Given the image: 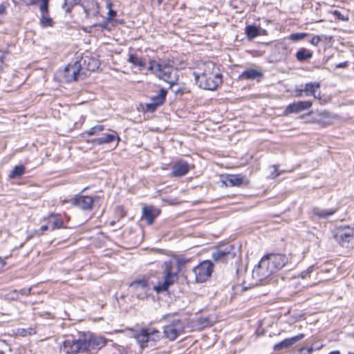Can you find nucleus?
<instances>
[{
	"label": "nucleus",
	"mask_w": 354,
	"mask_h": 354,
	"mask_svg": "<svg viewBox=\"0 0 354 354\" xmlns=\"http://www.w3.org/2000/svg\"><path fill=\"white\" fill-rule=\"evenodd\" d=\"M287 262L288 258L284 254H270L261 259L254 272L259 280L262 281L277 272Z\"/></svg>",
	"instance_id": "nucleus-1"
},
{
	"label": "nucleus",
	"mask_w": 354,
	"mask_h": 354,
	"mask_svg": "<svg viewBox=\"0 0 354 354\" xmlns=\"http://www.w3.org/2000/svg\"><path fill=\"white\" fill-rule=\"evenodd\" d=\"M194 75L198 86L205 90L214 91L222 83V75L212 62L204 64L203 71L201 73L194 72Z\"/></svg>",
	"instance_id": "nucleus-2"
},
{
	"label": "nucleus",
	"mask_w": 354,
	"mask_h": 354,
	"mask_svg": "<svg viewBox=\"0 0 354 354\" xmlns=\"http://www.w3.org/2000/svg\"><path fill=\"white\" fill-rule=\"evenodd\" d=\"M173 63V61L169 59H150L148 70L158 79L169 83L171 86L175 84V80L171 78L175 70Z\"/></svg>",
	"instance_id": "nucleus-3"
},
{
	"label": "nucleus",
	"mask_w": 354,
	"mask_h": 354,
	"mask_svg": "<svg viewBox=\"0 0 354 354\" xmlns=\"http://www.w3.org/2000/svg\"><path fill=\"white\" fill-rule=\"evenodd\" d=\"M84 340L82 333L77 335H67L60 346V352L63 354H77L86 353Z\"/></svg>",
	"instance_id": "nucleus-4"
},
{
	"label": "nucleus",
	"mask_w": 354,
	"mask_h": 354,
	"mask_svg": "<svg viewBox=\"0 0 354 354\" xmlns=\"http://www.w3.org/2000/svg\"><path fill=\"white\" fill-rule=\"evenodd\" d=\"M162 320L167 322L163 327V333L169 340L174 341L184 332V323L176 315H165L163 316Z\"/></svg>",
	"instance_id": "nucleus-5"
},
{
	"label": "nucleus",
	"mask_w": 354,
	"mask_h": 354,
	"mask_svg": "<svg viewBox=\"0 0 354 354\" xmlns=\"http://www.w3.org/2000/svg\"><path fill=\"white\" fill-rule=\"evenodd\" d=\"M59 75L62 81L71 82L79 78L84 79L86 77V72L82 66L81 62L75 61L73 63H69L64 70L59 71Z\"/></svg>",
	"instance_id": "nucleus-6"
},
{
	"label": "nucleus",
	"mask_w": 354,
	"mask_h": 354,
	"mask_svg": "<svg viewBox=\"0 0 354 354\" xmlns=\"http://www.w3.org/2000/svg\"><path fill=\"white\" fill-rule=\"evenodd\" d=\"M164 265V280L159 281L158 285L154 286V290L158 293L167 290L169 287L174 284L177 279V272L173 270L172 263L166 261Z\"/></svg>",
	"instance_id": "nucleus-7"
},
{
	"label": "nucleus",
	"mask_w": 354,
	"mask_h": 354,
	"mask_svg": "<svg viewBox=\"0 0 354 354\" xmlns=\"http://www.w3.org/2000/svg\"><path fill=\"white\" fill-rule=\"evenodd\" d=\"M354 229L348 225L339 226L333 231V237L342 246L348 248L353 240Z\"/></svg>",
	"instance_id": "nucleus-8"
},
{
	"label": "nucleus",
	"mask_w": 354,
	"mask_h": 354,
	"mask_svg": "<svg viewBox=\"0 0 354 354\" xmlns=\"http://www.w3.org/2000/svg\"><path fill=\"white\" fill-rule=\"evenodd\" d=\"M212 270L213 264L209 260L201 262L193 270L196 281L198 283L205 282L210 277Z\"/></svg>",
	"instance_id": "nucleus-9"
},
{
	"label": "nucleus",
	"mask_w": 354,
	"mask_h": 354,
	"mask_svg": "<svg viewBox=\"0 0 354 354\" xmlns=\"http://www.w3.org/2000/svg\"><path fill=\"white\" fill-rule=\"evenodd\" d=\"M82 335L83 339L86 344V352H88L91 350H99L106 344V339L105 338L95 335L90 332L82 333Z\"/></svg>",
	"instance_id": "nucleus-10"
},
{
	"label": "nucleus",
	"mask_w": 354,
	"mask_h": 354,
	"mask_svg": "<svg viewBox=\"0 0 354 354\" xmlns=\"http://www.w3.org/2000/svg\"><path fill=\"white\" fill-rule=\"evenodd\" d=\"M129 287L139 299L147 297L149 290L148 280L145 279L135 280L130 283Z\"/></svg>",
	"instance_id": "nucleus-11"
},
{
	"label": "nucleus",
	"mask_w": 354,
	"mask_h": 354,
	"mask_svg": "<svg viewBox=\"0 0 354 354\" xmlns=\"http://www.w3.org/2000/svg\"><path fill=\"white\" fill-rule=\"evenodd\" d=\"M70 203L73 206L82 210L90 211L93 208V198L89 196L77 194L70 200Z\"/></svg>",
	"instance_id": "nucleus-12"
},
{
	"label": "nucleus",
	"mask_w": 354,
	"mask_h": 354,
	"mask_svg": "<svg viewBox=\"0 0 354 354\" xmlns=\"http://www.w3.org/2000/svg\"><path fill=\"white\" fill-rule=\"evenodd\" d=\"M232 245H227L225 248H219L212 254V259L216 262L226 263L232 260L235 257V253L232 252Z\"/></svg>",
	"instance_id": "nucleus-13"
},
{
	"label": "nucleus",
	"mask_w": 354,
	"mask_h": 354,
	"mask_svg": "<svg viewBox=\"0 0 354 354\" xmlns=\"http://www.w3.org/2000/svg\"><path fill=\"white\" fill-rule=\"evenodd\" d=\"M39 11L41 13L40 25L43 28L53 27L54 21L49 15V0H41Z\"/></svg>",
	"instance_id": "nucleus-14"
},
{
	"label": "nucleus",
	"mask_w": 354,
	"mask_h": 354,
	"mask_svg": "<svg viewBox=\"0 0 354 354\" xmlns=\"http://www.w3.org/2000/svg\"><path fill=\"white\" fill-rule=\"evenodd\" d=\"M81 6L84 11L86 19L96 17L100 13L99 4L94 0H83Z\"/></svg>",
	"instance_id": "nucleus-15"
},
{
	"label": "nucleus",
	"mask_w": 354,
	"mask_h": 354,
	"mask_svg": "<svg viewBox=\"0 0 354 354\" xmlns=\"http://www.w3.org/2000/svg\"><path fill=\"white\" fill-rule=\"evenodd\" d=\"M311 106L312 102L308 100L293 102L286 106L283 111V114L288 115L291 113H297L310 109Z\"/></svg>",
	"instance_id": "nucleus-16"
},
{
	"label": "nucleus",
	"mask_w": 354,
	"mask_h": 354,
	"mask_svg": "<svg viewBox=\"0 0 354 354\" xmlns=\"http://www.w3.org/2000/svg\"><path fill=\"white\" fill-rule=\"evenodd\" d=\"M78 62H81L82 66L84 68V71L86 72V76L88 75V72L95 71L100 66L98 59L94 57L85 56L84 57H82Z\"/></svg>",
	"instance_id": "nucleus-17"
},
{
	"label": "nucleus",
	"mask_w": 354,
	"mask_h": 354,
	"mask_svg": "<svg viewBox=\"0 0 354 354\" xmlns=\"http://www.w3.org/2000/svg\"><path fill=\"white\" fill-rule=\"evenodd\" d=\"M189 169V165L186 161L180 160L173 165L171 174L174 177H181L186 175Z\"/></svg>",
	"instance_id": "nucleus-18"
},
{
	"label": "nucleus",
	"mask_w": 354,
	"mask_h": 354,
	"mask_svg": "<svg viewBox=\"0 0 354 354\" xmlns=\"http://www.w3.org/2000/svg\"><path fill=\"white\" fill-rule=\"evenodd\" d=\"M44 220L47 221L51 231L64 227V221L59 214H50Z\"/></svg>",
	"instance_id": "nucleus-19"
},
{
	"label": "nucleus",
	"mask_w": 354,
	"mask_h": 354,
	"mask_svg": "<svg viewBox=\"0 0 354 354\" xmlns=\"http://www.w3.org/2000/svg\"><path fill=\"white\" fill-rule=\"evenodd\" d=\"M304 337V335L301 333L296 336L292 337L290 338L285 339L284 340L274 344L273 348L274 351H277L282 350L283 348H288L293 345L295 342L299 340H301Z\"/></svg>",
	"instance_id": "nucleus-20"
},
{
	"label": "nucleus",
	"mask_w": 354,
	"mask_h": 354,
	"mask_svg": "<svg viewBox=\"0 0 354 354\" xmlns=\"http://www.w3.org/2000/svg\"><path fill=\"white\" fill-rule=\"evenodd\" d=\"M133 337L142 348L147 346L149 338L148 328H142L139 331L136 332L133 334Z\"/></svg>",
	"instance_id": "nucleus-21"
},
{
	"label": "nucleus",
	"mask_w": 354,
	"mask_h": 354,
	"mask_svg": "<svg viewBox=\"0 0 354 354\" xmlns=\"http://www.w3.org/2000/svg\"><path fill=\"white\" fill-rule=\"evenodd\" d=\"M115 140L118 142L120 140V138L118 136L117 132L113 131L111 133L104 134L102 137L94 139L93 143L100 145L111 143Z\"/></svg>",
	"instance_id": "nucleus-22"
},
{
	"label": "nucleus",
	"mask_w": 354,
	"mask_h": 354,
	"mask_svg": "<svg viewBox=\"0 0 354 354\" xmlns=\"http://www.w3.org/2000/svg\"><path fill=\"white\" fill-rule=\"evenodd\" d=\"M263 77V73L254 68H248L243 72H242L239 76V80H259Z\"/></svg>",
	"instance_id": "nucleus-23"
},
{
	"label": "nucleus",
	"mask_w": 354,
	"mask_h": 354,
	"mask_svg": "<svg viewBox=\"0 0 354 354\" xmlns=\"http://www.w3.org/2000/svg\"><path fill=\"white\" fill-rule=\"evenodd\" d=\"M158 214L159 212L154 209L153 207H145L142 209V218L145 219L149 225L153 223Z\"/></svg>",
	"instance_id": "nucleus-24"
},
{
	"label": "nucleus",
	"mask_w": 354,
	"mask_h": 354,
	"mask_svg": "<svg viewBox=\"0 0 354 354\" xmlns=\"http://www.w3.org/2000/svg\"><path fill=\"white\" fill-rule=\"evenodd\" d=\"M320 84L319 82L306 83L304 87L305 96H313L315 98L318 97L316 95V91L319 88Z\"/></svg>",
	"instance_id": "nucleus-25"
},
{
	"label": "nucleus",
	"mask_w": 354,
	"mask_h": 354,
	"mask_svg": "<svg viewBox=\"0 0 354 354\" xmlns=\"http://www.w3.org/2000/svg\"><path fill=\"white\" fill-rule=\"evenodd\" d=\"M313 53L310 50L301 48L296 53V58L299 62H305L313 57Z\"/></svg>",
	"instance_id": "nucleus-26"
},
{
	"label": "nucleus",
	"mask_w": 354,
	"mask_h": 354,
	"mask_svg": "<svg viewBox=\"0 0 354 354\" xmlns=\"http://www.w3.org/2000/svg\"><path fill=\"white\" fill-rule=\"evenodd\" d=\"M128 62L134 66L138 67L139 70L140 71L145 67V62L143 61V59L135 54L129 55Z\"/></svg>",
	"instance_id": "nucleus-27"
},
{
	"label": "nucleus",
	"mask_w": 354,
	"mask_h": 354,
	"mask_svg": "<svg viewBox=\"0 0 354 354\" xmlns=\"http://www.w3.org/2000/svg\"><path fill=\"white\" fill-rule=\"evenodd\" d=\"M243 182V177L240 175H228L226 178L227 186H239Z\"/></svg>",
	"instance_id": "nucleus-28"
},
{
	"label": "nucleus",
	"mask_w": 354,
	"mask_h": 354,
	"mask_svg": "<svg viewBox=\"0 0 354 354\" xmlns=\"http://www.w3.org/2000/svg\"><path fill=\"white\" fill-rule=\"evenodd\" d=\"M337 211V209H322L319 207H315L313 209V212L315 215L317 216L319 218H327L333 214H335Z\"/></svg>",
	"instance_id": "nucleus-29"
},
{
	"label": "nucleus",
	"mask_w": 354,
	"mask_h": 354,
	"mask_svg": "<svg viewBox=\"0 0 354 354\" xmlns=\"http://www.w3.org/2000/svg\"><path fill=\"white\" fill-rule=\"evenodd\" d=\"M248 39L252 40L260 35V29L254 25H248L245 29Z\"/></svg>",
	"instance_id": "nucleus-30"
},
{
	"label": "nucleus",
	"mask_w": 354,
	"mask_h": 354,
	"mask_svg": "<svg viewBox=\"0 0 354 354\" xmlns=\"http://www.w3.org/2000/svg\"><path fill=\"white\" fill-rule=\"evenodd\" d=\"M167 91L161 88L158 95L151 98V102L155 105L160 106L162 104L166 99Z\"/></svg>",
	"instance_id": "nucleus-31"
},
{
	"label": "nucleus",
	"mask_w": 354,
	"mask_h": 354,
	"mask_svg": "<svg viewBox=\"0 0 354 354\" xmlns=\"http://www.w3.org/2000/svg\"><path fill=\"white\" fill-rule=\"evenodd\" d=\"M26 172V167L22 165H16L9 174L10 178H17L24 175Z\"/></svg>",
	"instance_id": "nucleus-32"
},
{
	"label": "nucleus",
	"mask_w": 354,
	"mask_h": 354,
	"mask_svg": "<svg viewBox=\"0 0 354 354\" xmlns=\"http://www.w3.org/2000/svg\"><path fill=\"white\" fill-rule=\"evenodd\" d=\"M82 1L83 0H64L62 8L65 10L66 12L69 13L75 6H81Z\"/></svg>",
	"instance_id": "nucleus-33"
},
{
	"label": "nucleus",
	"mask_w": 354,
	"mask_h": 354,
	"mask_svg": "<svg viewBox=\"0 0 354 354\" xmlns=\"http://www.w3.org/2000/svg\"><path fill=\"white\" fill-rule=\"evenodd\" d=\"M149 331V342L151 341L156 342L160 339V332L153 328H148Z\"/></svg>",
	"instance_id": "nucleus-34"
},
{
	"label": "nucleus",
	"mask_w": 354,
	"mask_h": 354,
	"mask_svg": "<svg viewBox=\"0 0 354 354\" xmlns=\"http://www.w3.org/2000/svg\"><path fill=\"white\" fill-rule=\"evenodd\" d=\"M104 129L103 125L99 124L95 127H91L88 131H85V134H87L88 136H91L93 135L98 134L100 132L102 131Z\"/></svg>",
	"instance_id": "nucleus-35"
},
{
	"label": "nucleus",
	"mask_w": 354,
	"mask_h": 354,
	"mask_svg": "<svg viewBox=\"0 0 354 354\" xmlns=\"http://www.w3.org/2000/svg\"><path fill=\"white\" fill-rule=\"evenodd\" d=\"M308 35V33L306 32H298V33H293L290 35V39L292 41H299L300 39H304L306 36Z\"/></svg>",
	"instance_id": "nucleus-36"
},
{
	"label": "nucleus",
	"mask_w": 354,
	"mask_h": 354,
	"mask_svg": "<svg viewBox=\"0 0 354 354\" xmlns=\"http://www.w3.org/2000/svg\"><path fill=\"white\" fill-rule=\"evenodd\" d=\"M48 229H50V227L47 223L46 225L41 226V227L39 230H35L34 232L37 236H41V234H43L44 232H46Z\"/></svg>",
	"instance_id": "nucleus-37"
},
{
	"label": "nucleus",
	"mask_w": 354,
	"mask_h": 354,
	"mask_svg": "<svg viewBox=\"0 0 354 354\" xmlns=\"http://www.w3.org/2000/svg\"><path fill=\"white\" fill-rule=\"evenodd\" d=\"M321 41L322 37L319 35H315L310 39V43L312 45L317 46Z\"/></svg>",
	"instance_id": "nucleus-38"
},
{
	"label": "nucleus",
	"mask_w": 354,
	"mask_h": 354,
	"mask_svg": "<svg viewBox=\"0 0 354 354\" xmlns=\"http://www.w3.org/2000/svg\"><path fill=\"white\" fill-rule=\"evenodd\" d=\"M158 106L155 105L154 103L151 102V103L147 104V106H146L147 111H150V112H153V111H154L156 109V108Z\"/></svg>",
	"instance_id": "nucleus-39"
},
{
	"label": "nucleus",
	"mask_w": 354,
	"mask_h": 354,
	"mask_svg": "<svg viewBox=\"0 0 354 354\" xmlns=\"http://www.w3.org/2000/svg\"><path fill=\"white\" fill-rule=\"evenodd\" d=\"M115 16H116V11H115L113 9H110V10H109V12H108L107 20L110 21Z\"/></svg>",
	"instance_id": "nucleus-40"
},
{
	"label": "nucleus",
	"mask_w": 354,
	"mask_h": 354,
	"mask_svg": "<svg viewBox=\"0 0 354 354\" xmlns=\"http://www.w3.org/2000/svg\"><path fill=\"white\" fill-rule=\"evenodd\" d=\"M333 15L337 17L339 19H341V20H345V18L343 16V15L337 10H335L333 11Z\"/></svg>",
	"instance_id": "nucleus-41"
},
{
	"label": "nucleus",
	"mask_w": 354,
	"mask_h": 354,
	"mask_svg": "<svg viewBox=\"0 0 354 354\" xmlns=\"http://www.w3.org/2000/svg\"><path fill=\"white\" fill-rule=\"evenodd\" d=\"M19 292L22 295H29L31 292V288H28V289H26V288L21 289L19 290Z\"/></svg>",
	"instance_id": "nucleus-42"
},
{
	"label": "nucleus",
	"mask_w": 354,
	"mask_h": 354,
	"mask_svg": "<svg viewBox=\"0 0 354 354\" xmlns=\"http://www.w3.org/2000/svg\"><path fill=\"white\" fill-rule=\"evenodd\" d=\"M295 93H296V96L297 97H302L304 95V88H301V89H297L295 91Z\"/></svg>",
	"instance_id": "nucleus-43"
},
{
	"label": "nucleus",
	"mask_w": 354,
	"mask_h": 354,
	"mask_svg": "<svg viewBox=\"0 0 354 354\" xmlns=\"http://www.w3.org/2000/svg\"><path fill=\"white\" fill-rule=\"evenodd\" d=\"M348 66L347 62H341L336 65V68H346Z\"/></svg>",
	"instance_id": "nucleus-44"
},
{
	"label": "nucleus",
	"mask_w": 354,
	"mask_h": 354,
	"mask_svg": "<svg viewBox=\"0 0 354 354\" xmlns=\"http://www.w3.org/2000/svg\"><path fill=\"white\" fill-rule=\"evenodd\" d=\"M4 58H5V55H3V54L0 55V71H1L3 70L2 64L3 63Z\"/></svg>",
	"instance_id": "nucleus-45"
},
{
	"label": "nucleus",
	"mask_w": 354,
	"mask_h": 354,
	"mask_svg": "<svg viewBox=\"0 0 354 354\" xmlns=\"http://www.w3.org/2000/svg\"><path fill=\"white\" fill-rule=\"evenodd\" d=\"M6 12V7L3 4H0V15H3Z\"/></svg>",
	"instance_id": "nucleus-46"
},
{
	"label": "nucleus",
	"mask_w": 354,
	"mask_h": 354,
	"mask_svg": "<svg viewBox=\"0 0 354 354\" xmlns=\"http://www.w3.org/2000/svg\"><path fill=\"white\" fill-rule=\"evenodd\" d=\"M299 354H310V353H308V351H307L306 348L303 347L299 350Z\"/></svg>",
	"instance_id": "nucleus-47"
},
{
	"label": "nucleus",
	"mask_w": 354,
	"mask_h": 354,
	"mask_svg": "<svg viewBox=\"0 0 354 354\" xmlns=\"http://www.w3.org/2000/svg\"><path fill=\"white\" fill-rule=\"evenodd\" d=\"M300 275H301V277L302 279H305V278H306V277H307V276L308 275V271H306V270L302 271V272H301V274H300Z\"/></svg>",
	"instance_id": "nucleus-48"
},
{
	"label": "nucleus",
	"mask_w": 354,
	"mask_h": 354,
	"mask_svg": "<svg viewBox=\"0 0 354 354\" xmlns=\"http://www.w3.org/2000/svg\"><path fill=\"white\" fill-rule=\"evenodd\" d=\"M112 6H113L112 2L110 0H107L106 1V7H107V8H109V10H110V9H112Z\"/></svg>",
	"instance_id": "nucleus-49"
},
{
	"label": "nucleus",
	"mask_w": 354,
	"mask_h": 354,
	"mask_svg": "<svg viewBox=\"0 0 354 354\" xmlns=\"http://www.w3.org/2000/svg\"><path fill=\"white\" fill-rule=\"evenodd\" d=\"M39 0H29L27 5H35L39 2Z\"/></svg>",
	"instance_id": "nucleus-50"
},
{
	"label": "nucleus",
	"mask_w": 354,
	"mask_h": 354,
	"mask_svg": "<svg viewBox=\"0 0 354 354\" xmlns=\"http://www.w3.org/2000/svg\"><path fill=\"white\" fill-rule=\"evenodd\" d=\"M314 268H315L314 266H311L308 267L307 268V270H306V271H308V274H309L310 273H311L313 271Z\"/></svg>",
	"instance_id": "nucleus-51"
},
{
	"label": "nucleus",
	"mask_w": 354,
	"mask_h": 354,
	"mask_svg": "<svg viewBox=\"0 0 354 354\" xmlns=\"http://www.w3.org/2000/svg\"><path fill=\"white\" fill-rule=\"evenodd\" d=\"M306 349H307V351H308V353L310 354H311L313 353V350H314L313 347H312V346L309 347V348H306Z\"/></svg>",
	"instance_id": "nucleus-52"
},
{
	"label": "nucleus",
	"mask_w": 354,
	"mask_h": 354,
	"mask_svg": "<svg viewBox=\"0 0 354 354\" xmlns=\"http://www.w3.org/2000/svg\"><path fill=\"white\" fill-rule=\"evenodd\" d=\"M328 354H340V352L339 351H333L330 352Z\"/></svg>",
	"instance_id": "nucleus-53"
},
{
	"label": "nucleus",
	"mask_w": 354,
	"mask_h": 354,
	"mask_svg": "<svg viewBox=\"0 0 354 354\" xmlns=\"http://www.w3.org/2000/svg\"><path fill=\"white\" fill-rule=\"evenodd\" d=\"M0 264L1 265V267L3 268L6 264L4 260L0 259Z\"/></svg>",
	"instance_id": "nucleus-54"
},
{
	"label": "nucleus",
	"mask_w": 354,
	"mask_h": 354,
	"mask_svg": "<svg viewBox=\"0 0 354 354\" xmlns=\"http://www.w3.org/2000/svg\"><path fill=\"white\" fill-rule=\"evenodd\" d=\"M328 112H326V111H324L323 113H322V115H328Z\"/></svg>",
	"instance_id": "nucleus-55"
},
{
	"label": "nucleus",
	"mask_w": 354,
	"mask_h": 354,
	"mask_svg": "<svg viewBox=\"0 0 354 354\" xmlns=\"http://www.w3.org/2000/svg\"><path fill=\"white\" fill-rule=\"evenodd\" d=\"M159 3H161L163 0H157Z\"/></svg>",
	"instance_id": "nucleus-56"
},
{
	"label": "nucleus",
	"mask_w": 354,
	"mask_h": 354,
	"mask_svg": "<svg viewBox=\"0 0 354 354\" xmlns=\"http://www.w3.org/2000/svg\"><path fill=\"white\" fill-rule=\"evenodd\" d=\"M322 347V345H321L320 346L317 347V349H319Z\"/></svg>",
	"instance_id": "nucleus-57"
}]
</instances>
